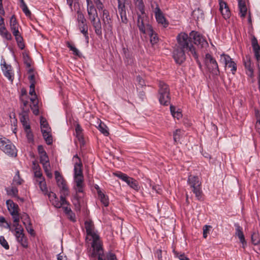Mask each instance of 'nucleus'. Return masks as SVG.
I'll list each match as a JSON object with an SVG mask.
<instances>
[{
  "label": "nucleus",
  "instance_id": "nucleus-1",
  "mask_svg": "<svg viewBox=\"0 0 260 260\" xmlns=\"http://www.w3.org/2000/svg\"><path fill=\"white\" fill-rule=\"evenodd\" d=\"M178 45L173 51V57L176 62L181 64L186 59L185 52L192 55L198 61V54L193 45L190 43V38L187 34L181 32L177 37Z\"/></svg>",
  "mask_w": 260,
  "mask_h": 260
},
{
  "label": "nucleus",
  "instance_id": "nucleus-2",
  "mask_svg": "<svg viewBox=\"0 0 260 260\" xmlns=\"http://www.w3.org/2000/svg\"><path fill=\"white\" fill-rule=\"evenodd\" d=\"M86 240L91 241L90 260H117L115 255L112 253L104 254L102 241L96 230L87 234Z\"/></svg>",
  "mask_w": 260,
  "mask_h": 260
},
{
  "label": "nucleus",
  "instance_id": "nucleus-3",
  "mask_svg": "<svg viewBox=\"0 0 260 260\" xmlns=\"http://www.w3.org/2000/svg\"><path fill=\"white\" fill-rule=\"evenodd\" d=\"M73 161L74 162V181L75 184L74 188L77 192H83L85 184L82 169V163L77 154L73 156Z\"/></svg>",
  "mask_w": 260,
  "mask_h": 260
},
{
  "label": "nucleus",
  "instance_id": "nucleus-4",
  "mask_svg": "<svg viewBox=\"0 0 260 260\" xmlns=\"http://www.w3.org/2000/svg\"><path fill=\"white\" fill-rule=\"evenodd\" d=\"M10 29L13 36L15 37L18 46L20 49H23L25 47V45L23 43V37L19 30L20 26L14 15H12L10 18Z\"/></svg>",
  "mask_w": 260,
  "mask_h": 260
},
{
  "label": "nucleus",
  "instance_id": "nucleus-5",
  "mask_svg": "<svg viewBox=\"0 0 260 260\" xmlns=\"http://www.w3.org/2000/svg\"><path fill=\"white\" fill-rule=\"evenodd\" d=\"M187 183L193 193H194L196 198L198 200H202L203 192L201 189L202 183L200 178L197 176L190 175L188 178Z\"/></svg>",
  "mask_w": 260,
  "mask_h": 260
},
{
  "label": "nucleus",
  "instance_id": "nucleus-6",
  "mask_svg": "<svg viewBox=\"0 0 260 260\" xmlns=\"http://www.w3.org/2000/svg\"><path fill=\"white\" fill-rule=\"evenodd\" d=\"M158 99L160 104L164 106H168L170 103V89L164 82L159 83Z\"/></svg>",
  "mask_w": 260,
  "mask_h": 260
},
{
  "label": "nucleus",
  "instance_id": "nucleus-7",
  "mask_svg": "<svg viewBox=\"0 0 260 260\" xmlns=\"http://www.w3.org/2000/svg\"><path fill=\"white\" fill-rule=\"evenodd\" d=\"M118 1V10L121 18V23L117 27V31L119 34L123 33L127 26L128 19L126 17L125 3L120 0Z\"/></svg>",
  "mask_w": 260,
  "mask_h": 260
},
{
  "label": "nucleus",
  "instance_id": "nucleus-8",
  "mask_svg": "<svg viewBox=\"0 0 260 260\" xmlns=\"http://www.w3.org/2000/svg\"><path fill=\"white\" fill-rule=\"evenodd\" d=\"M0 149L10 156L15 157L17 155L15 146L5 138L0 139Z\"/></svg>",
  "mask_w": 260,
  "mask_h": 260
},
{
  "label": "nucleus",
  "instance_id": "nucleus-9",
  "mask_svg": "<svg viewBox=\"0 0 260 260\" xmlns=\"http://www.w3.org/2000/svg\"><path fill=\"white\" fill-rule=\"evenodd\" d=\"M205 63L209 71L212 74L218 75L219 74V68L216 60L209 53L206 54Z\"/></svg>",
  "mask_w": 260,
  "mask_h": 260
},
{
  "label": "nucleus",
  "instance_id": "nucleus-10",
  "mask_svg": "<svg viewBox=\"0 0 260 260\" xmlns=\"http://www.w3.org/2000/svg\"><path fill=\"white\" fill-rule=\"evenodd\" d=\"M114 175L117 177L122 181L126 183V184L132 189L138 191L140 187L138 181L135 179L129 177L126 174L120 172L113 173Z\"/></svg>",
  "mask_w": 260,
  "mask_h": 260
},
{
  "label": "nucleus",
  "instance_id": "nucleus-11",
  "mask_svg": "<svg viewBox=\"0 0 260 260\" xmlns=\"http://www.w3.org/2000/svg\"><path fill=\"white\" fill-rule=\"evenodd\" d=\"M138 20L137 25L140 31L144 34H147V31L152 27L151 25L148 22L147 16L145 13L144 15L137 13Z\"/></svg>",
  "mask_w": 260,
  "mask_h": 260
},
{
  "label": "nucleus",
  "instance_id": "nucleus-12",
  "mask_svg": "<svg viewBox=\"0 0 260 260\" xmlns=\"http://www.w3.org/2000/svg\"><path fill=\"white\" fill-rule=\"evenodd\" d=\"M220 61L225 64V68L230 69L233 74L237 71V64L228 55L222 54L220 55Z\"/></svg>",
  "mask_w": 260,
  "mask_h": 260
},
{
  "label": "nucleus",
  "instance_id": "nucleus-13",
  "mask_svg": "<svg viewBox=\"0 0 260 260\" xmlns=\"http://www.w3.org/2000/svg\"><path fill=\"white\" fill-rule=\"evenodd\" d=\"M55 176L57 185L60 188L61 194H63V196L68 195L69 189L66 184V181L58 171L55 172Z\"/></svg>",
  "mask_w": 260,
  "mask_h": 260
},
{
  "label": "nucleus",
  "instance_id": "nucleus-14",
  "mask_svg": "<svg viewBox=\"0 0 260 260\" xmlns=\"http://www.w3.org/2000/svg\"><path fill=\"white\" fill-rule=\"evenodd\" d=\"M154 12L157 23L162 25L164 27H167L169 25V22L157 5L154 10Z\"/></svg>",
  "mask_w": 260,
  "mask_h": 260
},
{
  "label": "nucleus",
  "instance_id": "nucleus-15",
  "mask_svg": "<svg viewBox=\"0 0 260 260\" xmlns=\"http://www.w3.org/2000/svg\"><path fill=\"white\" fill-rule=\"evenodd\" d=\"M189 35L190 38H192L195 44L200 45L201 47H204L208 45L207 41L198 32L192 31Z\"/></svg>",
  "mask_w": 260,
  "mask_h": 260
},
{
  "label": "nucleus",
  "instance_id": "nucleus-16",
  "mask_svg": "<svg viewBox=\"0 0 260 260\" xmlns=\"http://www.w3.org/2000/svg\"><path fill=\"white\" fill-rule=\"evenodd\" d=\"M1 68L4 76L12 82L14 79V74L12 72V67L7 64L5 60H3L1 62Z\"/></svg>",
  "mask_w": 260,
  "mask_h": 260
},
{
  "label": "nucleus",
  "instance_id": "nucleus-17",
  "mask_svg": "<svg viewBox=\"0 0 260 260\" xmlns=\"http://www.w3.org/2000/svg\"><path fill=\"white\" fill-rule=\"evenodd\" d=\"M14 235L16 237L18 242L20 243L22 247L27 248L28 246L27 239L24 234V231L21 232H17L14 233Z\"/></svg>",
  "mask_w": 260,
  "mask_h": 260
},
{
  "label": "nucleus",
  "instance_id": "nucleus-18",
  "mask_svg": "<svg viewBox=\"0 0 260 260\" xmlns=\"http://www.w3.org/2000/svg\"><path fill=\"white\" fill-rule=\"evenodd\" d=\"M251 45L256 59L257 61H260V46L258 45V41L254 36H253L251 39Z\"/></svg>",
  "mask_w": 260,
  "mask_h": 260
},
{
  "label": "nucleus",
  "instance_id": "nucleus-19",
  "mask_svg": "<svg viewBox=\"0 0 260 260\" xmlns=\"http://www.w3.org/2000/svg\"><path fill=\"white\" fill-rule=\"evenodd\" d=\"M103 21L104 24V27L106 29L111 30L112 27V20L110 17L108 11L106 10H103Z\"/></svg>",
  "mask_w": 260,
  "mask_h": 260
},
{
  "label": "nucleus",
  "instance_id": "nucleus-20",
  "mask_svg": "<svg viewBox=\"0 0 260 260\" xmlns=\"http://www.w3.org/2000/svg\"><path fill=\"white\" fill-rule=\"evenodd\" d=\"M20 120L25 131H28L30 127L28 122V115L27 112H22L20 115Z\"/></svg>",
  "mask_w": 260,
  "mask_h": 260
},
{
  "label": "nucleus",
  "instance_id": "nucleus-21",
  "mask_svg": "<svg viewBox=\"0 0 260 260\" xmlns=\"http://www.w3.org/2000/svg\"><path fill=\"white\" fill-rule=\"evenodd\" d=\"M41 132L44 140L48 145H50L52 143V137L51 134L50 127H47L46 128L41 129Z\"/></svg>",
  "mask_w": 260,
  "mask_h": 260
},
{
  "label": "nucleus",
  "instance_id": "nucleus-22",
  "mask_svg": "<svg viewBox=\"0 0 260 260\" xmlns=\"http://www.w3.org/2000/svg\"><path fill=\"white\" fill-rule=\"evenodd\" d=\"M87 13L89 18L93 17H98V13L96 9L94 8L92 1L90 0H86Z\"/></svg>",
  "mask_w": 260,
  "mask_h": 260
},
{
  "label": "nucleus",
  "instance_id": "nucleus-23",
  "mask_svg": "<svg viewBox=\"0 0 260 260\" xmlns=\"http://www.w3.org/2000/svg\"><path fill=\"white\" fill-rule=\"evenodd\" d=\"M150 37V42L152 46L156 44L159 41L157 34L153 30L152 27L147 31Z\"/></svg>",
  "mask_w": 260,
  "mask_h": 260
},
{
  "label": "nucleus",
  "instance_id": "nucleus-24",
  "mask_svg": "<svg viewBox=\"0 0 260 260\" xmlns=\"http://www.w3.org/2000/svg\"><path fill=\"white\" fill-rule=\"evenodd\" d=\"M6 204L10 214H14L15 213L18 212V206L12 200H9L7 201Z\"/></svg>",
  "mask_w": 260,
  "mask_h": 260
},
{
  "label": "nucleus",
  "instance_id": "nucleus-25",
  "mask_svg": "<svg viewBox=\"0 0 260 260\" xmlns=\"http://www.w3.org/2000/svg\"><path fill=\"white\" fill-rule=\"evenodd\" d=\"M238 6L241 17L244 18L247 13V7L244 0H238Z\"/></svg>",
  "mask_w": 260,
  "mask_h": 260
},
{
  "label": "nucleus",
  "instance_id": "nucleus-26",
  "mask_svg": "<svg viewBox=\"0 0 260 260\" xmlns=\"http://www.w3.org/2000/svg\"><path fill=\"white\" fill-rule=\"evenodd\" d=\"M65 196H63V194H61L60 197V200L59 201L57 200V199L52 200V204L57 208H59L62 206L68 204V202L66 200Z\"/></svg>",
  "mask_w": 260,
  "mask_h": 260
},
{
  "label": "nucleus",
  "instance_id": "nucleus-27",
  "mask_svg": "<svg viewBox=\"0 0 260 260\" xmlns=\"http://www.w3.org/2000/svg\"><path fill=\"white\" fill-rule=\"evenodd\" d=\"M80 192H77L76 191V194L75 195L73 199V203L75 207V209L77 211H80V207H81V203L82 201V197L80 196L79 193ZM82 193H83L82 192Z\"/></svg>",
  "mask_w": 260,
  "mask_h": 260
},
{
  "label": "nucleus",
  "instance_id": "nucleus-28",
  "mask_svg": "<svg viewBox=\"0 0 260 260\" xmlns=\"http://www.w3.org/2000/svg\"><path fill=\"white\" fill-rule=\"evenodd\" d=\"M78 27L81 32L84 36L86 42L88 43L89 37L88 36V26L86 22L78 23Z\"/></svg>",
  "mask_w": 260,
  "mask_h": 260
},
{
  "label": "nucleus",
  "instance_id": "nucleus-29",
  "mask_svg": "<svg viewBox=\"0 0 260 260\" xmlns=\"http://www.w3.org/2000/svg\"><path fill=\"white\" fill-rule=\"evenodd\" d=\"M85 228L86 229V235L95 231V228L92 221L90 220L85 221Z\"/></svg>",
  "mask_w": 260,
  "mask_h": 260
},
{
  "label": "nucleus",
  "instance_id": "nucleus-30",
  "mask_svg": "<svg viewBox=\"0 0 260 260\" xmlns=\"http://www.w3.org/2000/svg\"><path fill=\"white\" fill-rule=\"evenodd\" d=\"M92 25L95 34L99 36H101L102 34V24L100 19H98L96 22H94Z\"/></svg>",
  "mask_w": 260,
  "mask_h": 260
},
{
  "label": "nucleus",
  "instance_id": "nucleus-31",
  "mask_svg": "<svg viewBox=\"0 0 260 260\" xmlns=\"http://www.w3.org/2000/svg\"><path fill=\"white\" fill-rule=\"evenodd\" d=\"M183 135H184V131L181 129H177L173 133V139L176 144L179 142Z\"/></svg>",
  "mask_w": 260,
  "mask_h": 260
},
{
  "label": "nucleus",
  "instance_id": "nucleus-32",
  "mask_svg": "<svg viewBox=\"0 0 260 260\" xmlns=\"http://www.w3.org/2000/svg\"><path fill=\"white\" fill-rule=\"evenodd\" d=\"M98 194L99 198L105 207L108 206L109 205L108 198L104 193H103L101 190H98Z\"/></svg>",
  "mask_w": 260,
  "mask_h": 260
},
{
  "label": "nucleus",
  "instance_id": "nucleus-33",
  "mask_svg": "<svg viewBox=\"0 0 260 260\" xmlns=\"http://www.w3.org/2000/svg\"><path fill=\"white\" fill-rule=\"evenodd\" d=\"M235 226L236 227V236L238 237L240 241H244L245 237L242 231V228L238 224H235Z\"/></svg>",
  "mask_w": 260,
  "mask_h": 260
},
{
  "label": "nucleus",
  "instance_id": "nucleus-34",
  "mask_svg": "<svg viewBox=\"0 0 260 260\" xmlns=\"http://www.w3.org/2000/svg\"><path fill=\"white\" fill-rule=\"evenodd\" d=\"M98 123H99V125L97 126L98 129L105 136H108L109 133L107 130L108 128L106 125L104 123H102L99 119H98Z\"/></svg>",
  "mask_w": 260,
  "mask_h": 260
},
{
  "label": "nucleus",
  "instance_id": "nucleus-35",
  "mask_svg": "<svg viewBox=\"0 0 260 260\" xmlns=\"http://www.w3.org/2000/svg\"><path fill=\"white\" fill-rule=\"evenodd\" d=\"M39 156L40 163L42 165L43 168L46 166L48 167L50 166L49 159L47 154L42 155Z\"/></svg>",
  "mask_w": 260,
  "mask_h": 260
},
{
  "label": "nucleus",
  "instance_id": "nucleus-36",
  "mask_svg": "<svg viewBox=\"0 0 260 260\" xmlns=\"http://www.w3.org/2000/svg\"><path fill=\"white\" fill-rule=\"evenodd\" d=\"M29 100L33 104V107H31V110H32L33 113L36 115H38L39 113V110L38 106V100L34 98H30Z\"/></svg>",
  "mask_w": 260,
  "mask_h": 260
},
{
  "label": "nucleus",
  "instance_id": "nucleus-37",
  "mask_svg": "<svg viewBox=\"0 0 260 260\" xmlns=\"http://www.w3.org/2000/svg\"><path fill=\"white\" fill-rule=\"evenodd\" d=\"M135 4L140 12L139 13L144 15L145 14V6L143 0H136Z\"/></svg>",
  "mask_w": 260,
  "mask_h": 260
},
{
  "label": "nucleus",
  "instance_id": "nucleus-38",
  "mask_svg": "<svg viewBox=\"0 0 260 260\" xmlns=\"http://www.w3.org/2000/svg\"><path fill=\"white\" fill-rule=\"evenodd\" d=\"M37 181L39 183V187L42 191L44 193H46L47 192V188L45 179L37 180Z\"/></svg>",
  "mask_w": 260,
  "mask_h": 260
},
{
  "label": "nucleus",
  "instance_id": "nucleus-39",
  "mask_svg": "<svg viewBox=\"0 0 260 260\" xmlns=\"http://www.w3.org/2000/svg\"><path fill=\"white\" fill-rule=\"evenodd\" d=\"M176 108L173 105H170V111L172 116L174 118H176L177 119H179L182 117V114L179 111H175Z\"/></svg>",
  "mask_w": 260,
  "mask_h": 260
},
{
  "label": "nucleus",
  "instance_id": "nucleus-40",
  "mask_svg": "<svg viewBox=\"0 0 260 260\" xmlns=\"http://www.w3.org/2000/svg\"><path fill=\"white\" fill-rule=\"evenodd\" d=\"M251 241L253 244L256 245L260 243V236L258 233H253L251 235Z\"/></svg>",
  "mask_w": 260,
  "mask_h": 260
},
{
  "label": "nucleus",
  "instance_id": "nucleus-41",
  "mask_svg": "<svg viewBox=\"0 0 260 260\" xmlns=\"http://www.w3.org/2000/svg\"><path fill=\"white\" fill-rule=\"evenodd\" d=\"M77 20L78 23H84V22H86V20L83 14L80 11H77Z\"/></svg>",
  "mask_w": 260,
  "mask_h": 260
},
{
  "label": "nucleus",
  "instance_id": "nucleus-42",
  "mask_svg": "<svg viewBox=\"0 0 260 260\" xmlns=\"http://www.w3.org/2000/svg\"><path fill=\"white\" fill-rule=\"evenodd\" d=\"M23 180L20 178L19 172L17 171L13 179V182L17 185H20L22 184Z\"/></svg>",
  "mask_w": 260,
  "mask_h": 260
},
{
  "label": "nucleus",
  "instance_id": "nucleus-43",
  "mask_svg": "<svg viewBox=\"0 0 260 260\" xmlns=\"http://www.w3.org/2000/svg\"><path fill=\"white\" fill-rule=\"evenodd\" d=\"M220 12L222 15L223 16V18L225 19L230 18L231 16V12L228 6L224 8V9L222 10V11H220Z\"/></svg>",
  "mask_w": 260,
  "mask_h": 260
},
{
  "label": "nucleus",
  "instance_id": "nucleus-44",
  "mask_svg": "<svg viewBox=\"0 0 260 260\" xmlns=\"http://www.w3.org/2000/svg\"><path fill=\"white\" fill-rule=\"evenodd\" d=\"M0 244L6 249H9V245L4 236L0 237Z\"/></svg>",
  "mask_w": 260,
  "mask_h": 260
},
{
  "label": "nucleus",
  "instance_id": "nucleus-45",
  "mask_svg": "<svg viewBox=\"0 0 260 260\" xmlns=\"http://www.w3.org/2000/svg\"><path fill=\"white\" fill-rule=\"evenodd\" d=\"M21 8L22 9L23 12L27 16H30V15L31 14L30 11L29 10L26 5L24 3L23 0H22Z\"/></svg>",
  "mask_w": 260,
  "mask_h": 260
},
{
  "label": "nucleus",
  "instance_id": "nucleus-46",
  "mask_svg": "<svg viewBox=\"0 0 260 260\" xmlns=\"http://www.w3.org/2000/svg\"><path fill=\"white\" fill-rule=\"evenodd\" d=\"M35 85H34V83H31L29 86V93L31 96V98H35L36 99H37V96H36V92H35Z\"/></svg>",
  "mask_w": 260,
  "mask_h": 260
},
{
  "label": "nucleus",
  "instance_id": "nucleus-47",
  "mask_svg": "<svg viewBox=\"0 0 260 260\" xmlns=\"http://www.w3.org/2000/svg\"><path fill=\"white\" fill-rule=\"evenodd\" d=\"M68 47L73 52L74 54L78 56H80L81 54L80 51L75 46L69 44Z\"/></svg>",
  "mask_w": 260,
  "mask_h": 260
},
{
  "label": "nucleus",
  "instance_id": "nucleus-48",
  "mask_svg": "<svg viewBox=\"0 0 260 260\" xmlns=\"http://www.w3.org/2000/svg\"><path fill=\"white\" fill-rule=\"evenodd\" d=\"M41 129L46 128L47 127H50L49 124L47 122L46 120L42 117L40 120Z\"/></svg>",
  "mask_w": 260,
  "mask_h": 260
},
{
  "label": "nucleus",
  "instance_id": "nucleus-49",
  "mask_svg": "<svg viewBox=\"0 0 260 260\" xmlns=\"http://www.w3.org/2000/svg\"><path fill=\"white\" fill-rule=\"evenodd\" d=\"M30 75H29L28 78L30 81V84L31 83H34V85H35V75L32 73V70L31 69H30L28 71Z\"/></svg>",
  "mask_w": 260,
  "mask_h": 260
},
{
  "label": "nucleus",
  "instance_id": "nucleus-50",
  "mask_svg": "<svg viewBox=\"0 0 260 260\" xmlns=\"http://www.w3.org/2000/svg\"><path fill=\"white\" fill-rule=\"evenodd\" d=\"M212 227L210 225H206L203 227V237L204 238H206L207 237V234L209 233L210 229Z\"/></svg>",
  "mask_w": 260,
  "mask_h": 260
},
{
  "label": "nucleus",
  "instance_id": "nucleus-51",
  "mask_svg": "<svg viewBox=\"0 0 260 260\" xmlns=\"http://www.w3.org/2000/svg\"><path fill=\"white\" fill-rule=\"evenodd\" d=\"M23 105L22 106V112H27V111H28V101H25L24 100H22V102H21Z\"/></svg>",
  "mask_w": 260,
  "mask_h": 260
},
{
  "label": "nucleus",
  "instance_id": "nucleus-52",
  "mask_svg": "<svg viewBox=\"0 0 260 260\" xmlns=\"http://www.w3.org/2000/svg\"><path fill=\"white\" fill-rule=\"evenodd\" d=\"M50 166L48 167L46 166L43 168L46 176L49 178H51L52 177V174L50 171Z\"/></svg>",
  "mask_w": 260,
  "mask_h": 260
},
{
  "label": "nucleus",
  "instance_id": "nucleus-53",
  "mask_svg": "<svg viewBox=\"0 0 260 260\" xmlns=\"http://www.w3.org/2000/svg\"><path fill=\"white\" fill-rule=\"evenodd\" d=\"M21 218L23 220V223L24 225H26V224L30 222L29 216L26 214L22 215Z\"/></svg>",
  "mask_w": 260,
  "mask_h": 260
},
{
  "label": "nucleus",
  "instance_id": "nucleus-54",
  "mask_svg": "<svg viewBox=\"0 0 260 260\" xmlns=\"http://www.w3.org/2000/svg\"><path fill=\"white\" fill-rule=\"evenodd\" d=\"M25 228L27 231V232L30 234L31 235H34L35 234L34 230L32 228L31 226L30 222H29L27 224H26Z\"/></svg>",
  "mask_w": 260,
  "mask_h": 260
},
{
  "label": "nucleus",
  "instance_id": "nucleus-55",
  "mask_svg": "<svg viewBox=\"0 0 260 260\" xmlns=\"http://www.w3.org/2000/svg\"><path fill=\"white\" fill-rule=\"evenodd\" d=\"M35 177L37 178V180H41L44 178L43 177L42 173L41 170L34 171Z\"/></svg>",
  "mask_w": 260,
  "mask_h": 260
},
{
  "label": "nucleus",
  "instance_id": "nucleus-56",
  "mask_svg": "<svg viewBox=\"0 0 260 260\" xmlns=\"http://www.w3.org/2000/svg\"><path fill=\"white\" fill-rule=\"evenodd\" d=\"M3 38L6 39L7 40H11L12 39V37L11 34L7 30L5 32H4L3 34L1 35Z\"/></svg>",
  "mask_w": 260,
  "mask_h": 260
},
{
  "label": "nucleus",
  "instance_id": "nucleus-57",
  "mask_svg": "<svg viewBox=\"0 0 260 260\" xmlns=\"http://www.w3.org/2000/svg\"><path fill=\"white\" fill-rule=\"evenodd\" d=\"M218 1L219 5V10L220 11H222V10L224 9V8L228 7V5L223 0H218Z\"/></svg>",
  "mask_w": 260,
  "mask_h": 260
},
{
  "label": "nucleus",
  "instance_id": "nucleus-58",
  "mask_svg": "<svg viewBox=\"0 0 260 260\" xmlns=\"http://www.w3.org/2000/svg\"><path fill=\"white\" fill-rule=\"evenodd\" d=\"M176 256L179 258L180 260H189L188 257H187L184 253L180 254L177 252L175 253Z\"/></svg>",
  "mask_w": 260,
  "mask_h": 260
},
{
  "label": "nucleus",
  "instance_id": "nucleus-59",
  "mask_svg": "<svg viewBox=\"0 0 260 260\" xmlns=\"http://www.w3.org/2000/svg\"><path fill=\"white\" fill-rule=\"evenodd\" d=\"M96 5V8L99 10H103V5L100 0H93Z\"/></svg>",
  "mask_w": 260,
  "mask_h": 260
},
{
  "label": "nucleus",
  "instance_id": "nucleus-60",
  "mask_svg": "<svg viewBox=\"0 0 260 260\" xmlns=\"http://www.w3.org/2000/svg\"><path fill=\"white\" fill-rule=\"evenodd\" d=\"M26 133V137L29 142L33 140V135L30 131V128L28 131H25Z\"/></svg>",
  "mask_w": 260,
  "mask_h": 260
},
{
  "label": "nucleus",
  "instance_id": "nucleus-61",
  "mask_svg": "<svg viewBox=\"0 0 260 260\" xmlns=\"http://www.w3.org/2000/svg\"><path fill=\"white\" fill-rule=\"evenodd\" d=\"M69 205V204L68 203V204L66 205H67V206H66L65 205L62 206L63 211L66 213V214L71 213V212H72L71 208L68 206Z\"/></svg>",
  "mask_w": 260,
  "mask_h": 260
},
{
  "label": "nucleus",
  "instance_id": "nucleus-62",
  "mask_svg": "<svg viewBox=\"0 0 260 260\" xmlns=\"http://www.w3.org/2000/svg\"><path fill=\"white\" fill-rule=\"evenodd\" d=\"M38 151L39 156L47 154V153L45 151V150H44L43 146H42V145L38 146Z\"/></svg>",
  "mask_w": 260,
  "mask_h": 260
},
{
  "label": "nucleus",
  "instance_id": "nucleus-63",
  "mask_svg": "<svg viewBox=\"0 0 260 260\" xmlns=\"http://www.w3.org/2000/svg\"><path fill=\"white\" fill-rule=\"evenodd\" d=\"M18 189L16 187H12L9 191V194L14 196H16L18 194Z\"/></svg>",
  "mask_w": 260,
  "mask_h": 260
},
{
  "label": "nucleus",
  "instance_id": "nucleus-64",
  "mask_svg": "<svg viewBox=\"0 0 260 260\" xmlns=\"http://www.w3.org/2000/svg\"><path fill=\"white\" fill-rule=\"evenodd\" d=\"M155 256L157 257L158 260H161L162 251L160 249H157L155 252Z\"/></svg>",
  "mask_w": 260,
  "mask_h": 260
}]
</instances>
